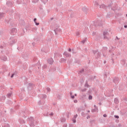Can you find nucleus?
<instances>
[{"label": "nucleus", "instance_id": "1", "mask_svg": "<svg viewBox=\"0 0 127 127\" xmlns=\"http://www.w3.org/2000/svg\"><path fill=\"white\" fill-rule=\"evenodd\" d=\"M94 6L96 8L99 7V3L97 1L94 2Z\"/></svg>", "mask_w": 127, "mask_h": 127}, {"label": "nucleus", "instance_id": "2", "mask_svg": "<svg viewBox=\"0 0 127 127\" xmlns=\"http://www.w3.org/2000/svg\"><path fill=\"white\" fill-rule=\"evenodd\" d=\"M34 21L36 25H39V23L36 22V18L34 19Z\"/></svg>", "mask_w": 127, "mask_h": 127}, {"label": "nucleus", "instance_id": "3", "mask_svg": "<svg viewBox=\"0 0 127 127\" xmlns=\"http://www.w3.org/2000/svg\"><path fill=\"white\" fill-rule=\"evenodd\" d=\"M72 122L74 123H76V117H74V119L72 120Z\"/></svg>", "mask_w": 127, "mask_h": 127}, {"label": "nucleus", "instance_id": "4", "mask_svg": "<svg viewBox=\"0 0 127 127\" xmlns=\"http://www.w3.org/2000/svg\"><path fill=\"white\" fill-rule=\"evenodd\" d=\"M88 99L89 100H92V99H93V97L91 95H89Z\"/></svg>", "mask_w": 127, "mask_h": 127}, {"label": "nucleus", "instance_id": "5", "mask_svg": "<svg viewBox=\"0 0 127 127\" xmlns=\"http://www.w3.org/2000/svg\"><path fill=\"white\" fill-rule=\"evenodd\" d=\"M103 34L104 35H106V34H108V32H104Z\"/></svg>", "mask_w": 127, "mask_h": 127}, {"label": "nucleus", "instance_id": "6", "mask_svg": "<svg viewBox=\"0 0 127 127\" xmlns=\"http://www.w3.org/2000/svg\"><path fill=\"white\" fill-rule=\"evenodd\" d=\"M71 98L72 99H74V98H75V97L74 96V95H71Z\"/></svg>", "mask_w": 127, "mask_h": 127}, {"label": "nucleus", "instance_id": "7", "mask_svg": "<svg viewBox=\"0 0 127 127\" xmlns=\"http://www.w3.org/2000/svg\"><path fill=\"white\" fill-rule=\"evenodd\" d=\"M94 108H96V111H98V108H97L96 105H94Z\"/></svg>", "mask_w": 127, "mask_h": 127}, {"label": "nucleus", "instance_id": "8", "mask_svg": "<svg viewBox=\"0 0 127 127\" xmlns=\"http://www.w3.org/2000/svg\"><path fill=\"white\" fill-rule=\"evenodd\" d=\"M77 102H78V101H77V100H74V103H77Z\"/></svg>", "mask_w": 127, "mask_h": 127}, {"label": "nucleus", "instance_id": "9", "mask_svg": "<svg viewBox=\"0 0 127 127\" xmlns=\"http://www.w3.org/2000/svg\"><path fill=\"white\" fill-rule=\"evenodd\" d=\"M103 117H104V118H106L107 117V115H106V114L104 115Z\"/></svg>", "mask_w": 127, "mask_h": 127}, {"label": "nucleus", "instance_id": "10", "mask_svg": "<svg viewBox=\"0 0 127 127\" xmlns=\"http://www.w3.org/2000/svg\"><path fill=\"white\" fill-rule=\"evenodd\" d=\"M82 42H83V43H85V42H86V40H83V41H82Z\"/></svg>", "mask_w": 127, "mask_h": 127}, {"label": "nucleus", "instance_id": "11", "mask_svg": "<svg viewBox=\"0 0 127 127\" xmlns=\"http://www.w3.org/2000/svg\"><path fill=\"white\" fill-rule=\"evenodd\" d=\"M125 28H127V25L124 26Z\"/></svg>", "mask_w": 127, "mask_h": 127}, {"label": "nucleus", "instance_id": "12", "mask_svg": "<svg viewBox=\"0 0 127 127\" xmlns=\"http://www.w3.org/2000/svg\"><path fill=\"white\" fill-rule=\"evenodd\" d=\"M68 51H69V52H71V49H69Z\"/></svg>", "mask_w": 127, "mask_h": 127}, {"label": "nucleus", "instance_id": "13", "mask_svg": "<svg viewBox=\"0 0 127 127\" xmlns=\"http://www.w3.org/2000/svg\"><path fill=\"white\" fill-rule=\"evenodd\" d=\"M13 74H12V75H11V78H13Z\"/></svg>", "mask_w": 127, "mask_h": 127}, {"label": "nucleus", "instance_id": "14", "mask_svg": "<svg viewBox=\"0 0 127 127\" xmlns=\"http://www.w3.org/2000/svg\"><path fill=\"white\" fill-rule=\"evenodd\" d=\"M116 118L117 119H119V116H116Z\"/></svg>", "mask_w": 127, "mask_h": 127}, {"label": "nucleus", "instance_id": "15", "mask_svg": "<svg viewBox=\"0 0 127 127\" xmlns=\"http://www.w3.org/2000/svg\"><path fill=\"white\" fill-rule=\"evenodd\" d=\"M64 55H67V53H64Z\"/></svg>", "mask_w": 127, "mask_h": 127}, {"label": "nucleus", "instance_id": "16", "mask_svg": "<svg viewBox=\"0 0 127 127\" xmlns=\"http://www.w3.org/2000/svg\"><path fill=\"white\" fill-rule=\"evenodd\" d=\"M48 63H49L50 64H51V62H49V61H48Z\"/></svg>", "mask_w": 127, "mask_h": 127}, {"label": "nucleus", "instance_id": "17", "mask_svg": "<svg viewBox=\"0 0 127 127\" xmlns=\"http://www.w3.org/2000/svg\"><path fill=\"white\" fill-rule=\"evenodd\" d=\"M75 96H77V94H75Z\"/></svg>", "mask_w": 127, "mask_h": 127}, {"label": "nucleus", "instance_id": "18", "mask_svg": "<svg viewBox=\"0 0 127 127\" xmlns=\"http://www.w3.org/2000/svg\"><path fill=\"white\" fill-rule=\"evenodd\" d=\"M51 61H52V60H51Z\"/></svg>", "mask_w": 127, "mask_h": 127}]
</instances>
